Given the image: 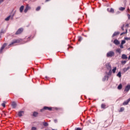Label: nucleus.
Masks as SVG:
<instances>
[{
  "label": "nucleus",
  "instance_id": "e433bc0d",
  "mask_svg": "<svg viewBox=\"0 0 130 130\" xmlns=\"http://www.w3.org/2000/svg\"><path fill=\"white\" fill-rule=\"evenodd\" d=\"M78 41H80V42L82 41V37H79Z\"/></svg>",
  "mask_w": 130,
  "mask_h": 130
},
{
  "label": "nucleus",
  "instance_id": "ea45409f",
  "mask_svg": "<svg viewBox=\"0 0 130 130\" xmlns=\"http://www.w3.org/2000/svg\"><path fill=\"white\" fill-rule=\"evenodd\" d=\"M124 27V24L123 25V26L121 27V29L122 30H124V29H123V27Z\"/></svg>",
  "mask_w": 130,
  "mask_h": 130
},
{
  "label": "nucleus",
  "instance_id": "5701e85b",
  "mask_svg": "<svg viewBox=\"0 0 130 130\" xmlns=\"http://www.w3.org/2000/svg\"><path fill=\"white\" fill-rule=\"evenodd\" d=\"M117 77H118L119 78H121V72H118V73L117 74Z\"/></svg>",
  "mask_w": 130,
  "mask_h": 130
},
{
  "label": "nucleus",
  "instance_id": "a211bd4d",
  "mask_svg": "<svg viewBox=\"0 0 130 130\" xmlns=\"http://www.w3.org/2000/svg\"><path fill=\"white\" fill-rule=\"evenodd\" d=\"M108 12H110V13H114V9L113 8H111L110 11H109V9H107Z\"/></svg>",
  "mask_w": 130,
  "mask_h": 130
},
{
  "label": "nucleus",
  "instance_id": "3c124183",
  "mask_svg": "<svg viewBox=\"0 0 130 130\" xmlns=\"http://www.w3.org/2000/svg\"><path fill=\"white\" fill-rule=\"evenodd\" d=\"M128 50H130V47L128 48Z\"/></svg>",
  "mask_w": 130,
  "mask_h": 130
},
{
  "label": "nucleus",
  "instance_id": "79ce46f5",
  "mask_svg": "<svg viewBox=\"0 0 130 130\" xmlns=\"http://www.w3.org/2000/svg\"><path fill=\"white\" fill-rule=\"evenodd\" d=\"M5 0H0V5L2 3H3Z\"/></svg>",
  "mask_w": 130,
  "mask_h": 130
},
{
  "label": "nucleus",
  "instance_id": "1a4fd4ad",
  "mask_svg": "<svg viewBox=\"0 0 130 130\" xmlns=\"http://www.w3.org/2000/svg\"><path fill=\"white\" fill-rule=\"evenodd\" d=\"M129 90H130V84H128L125 86L124 91V92H128V91H129Z\"/></svg>",
  "mask_w": 130,
  "mask_h": 130
},
{
  "label": "nucleus",
  "instance_id": "423d86ee",
  "mask_svg": "<svg viewBox=\"0 0 130 130\" xmlns=\"http://www.w3.org/2000/svg\"><path fill=\"white\" fill-rule=\"evenodd\" d=\"M23 28H20L18 29V30L16 32L15 34L16 35H19V34H21L22 32H23Z\"/></svg>",
  "mask_w": 130,
  "mask_h": 130
},
{
  "label": "nucleus",
  "instance_id": "8fccbe9b",
  "mask_svg": "<svg viewBox=\"0 0 130 130\" xmlns=\"http://www.w3.org/2000/svg\"><path fill=\"white\" fill-rule=\"evenodd\" d=\"M45 78H46V79H48V77H47V76H46Z\"/></svg>",
  "mask_w": 130,
  "mask_h": 130
},
{
  "label": "nucleus",
  "instance_id": "f704fd0d",
  "mask_svg": "<svg viewBox=\"0 0 130 130\" xmlns=\"http://www.w3.org/2000/svg\"><path fill=\"white\" fill-rule=\"evenodd\" d=\"M125 43V40H122V41H121V44L123 45V44H124Z\"/></svg>",
  "mask_w": 130,
  "mask_h": 130
},
{
  "label": "nucleus",
  "instance_id": "c9c22d12",
  "mask_svg": "<svg viewBox=\"0 0 130 130\" xmlns=\"http://www.w3.org/2000/svg\"><path fill=\"white\" fill-rule=\"evenodd\" d=\"M36 129H37V128H36V127L33 126L31 127V130H36Z\"/></svg>",
  "mask_w": 130,
  "mask_h": 130
},
{
  "label": "nucleus",
  "instance_id": "393cba45",
  "mask_svg": "<svg viewBox=\"0 0 130 130\" xmlns=\"http://www.w3.org/2000/svg\"><path fill=\"white\" fill-rule=\"evenodd\" d=\"M38 115V113L36 112H34L33 113V116H35V117H36Z\"/></svg>",
  "mask_w": 130,
  "mask_h": 130
},
{
  "label": "nucleus",
  "instance_id": "09e8293b",
  "mask_svg": "<svg viewBox=\"0 0 130 130\" xmlns=\"http://www.w3.org/2000/svg\"><path fill=\"white\" fill-rule=\"evenodd\" d=\"M128 58V59H130V55H129V56Z\"/></svg>",
  "mask_w": 130,
  "mask_h": 130
},
{
  "label": "nucleus",
  "instance_id": "603ef678",
  "mask_svg": "<svg viewBox=\"0 0 130 130\" xmlns=\"http://www.w3.org/2000/svg\"><path fill=\"white\" fill-rule=\"evenodd\" d=\"M117 14H119V11L117 12Z\"/></svg>",
  "mask_w": 130,
  "mask_h": 130
},
{
  "label": "nucleus",
  "instance_id": "37998d69",
  "mask_svg": "<svg viewBox=\"0 0 130 130\" xmlns=\"http://www.w3.org/2000/svg\"><path fill=\"white\" fill-rule=\"evenodd\" d=\"M129 38H125V40H129Z\"/></svg>",
  "mask_w": 130,
  "mask_h": 130
},
{
  "label": "nucleus",
  "instance_id": "0eeeda50",
  "mask_svg": "<svg viewBox=\"0 0 130 130\" xmlns=\"http://www.w3.org/2000/svg\"><path fill=\"white\" fill-rule=\"evenodd\" d=\"M7 43H4L3 44V45L1 47V49H0V53H3V50H4V49H5V47H6V46H7Z\"/></svg>",
  "mask_w": 130,
  "mask_h": 130
},
{
  "label": "nucleus",
  "instance_id": "c85d7f7f",
  "mask_svg": "<svg viewBox=\"0 0 130 130\" xmlns=\"http://www.w3.org/2000/svg\"><path fill=\"white\" fill-rule=\"evenodd\" d=\"M43 125L44 126H48V123L47 122H43Z\"/></svg>",
  "mask_w": 130,
  "mask_h": 130
},
{
  "label": "nucleus",
  "instance_id": "f3484780",
  "mask_svg": "<svg viewBox=\"0 0 130 130\" xmlns=\"http://www.w3.org/2000/svg\"><path fill=\"white\" fill-rule=\"evenodd\" d=\"M108 80V77L107 76H105L103 78V81L105 82V81Z\"/></svg>",
  "mask_w": 130,
  "mask_h": 130
},
{
  "label": "nucleus",
  "instance_id": "72a5a7b5",
  "mask_svg": "<svg viewBox=\"0 0 130 130\" xmlns=\"http://www.w3.org/2000/svg\"><path fill=\"white\" fill-rule=\"evenodd\" d=\"M4 33H6V31L4 30H1V31L0 32V34H3Z\"/></svg>",
  "mask_w": 130,
  "mask_h": 130
},
{
  "label": "nucleus",
  "instance_id": "ddd939ff",
  "mask_svg": "<svg viewBox=\"0 0 130 130\" xmlns=\"http://www.w3.org/2000/svg\"><path fill=\"white\" fill-rule=\"evenodd\" d=\"M108 107V106H107L105 104H102L101 105V108H102V109H106V108H107Z\"/></svg>",
  "mask_w": 130,
  "mask_h": 130
},
{
  "label": "nucleus",
  "instance_id": "c03bdc74",
  "mask_svg": "<svg viewBox=\"0 0 130 130\" xmlns=\"http://www.w3.org/2000/svg\"><path fill=\"white\" fill-rule=\"evenodd\" d=\"M54 122H55V123H56V122H57V120L55 119V120H54Z\"/></svg>",
  "mask_w": 130,
  "mask_h": 130
},
{
  "label": "nucleus",
  "instance_id": "f257e3e1",
  "mask_svg": "<svg viewBox=\"0 0 130 130\" xmlns=\"http://www.w3.org/2000/svg\"><path fill=\"white\" fill-rule=\"evenodd\" d=\"M112 56H114V52L113 51H109L107 53V57H112Z\"/></svg>",
  "mask_w": 130,
  "mask_h": 130
},
{
  "label": "nucleus",
  "instance_id": "6e6552de",
  "mask_svg": "<svg viewBox=\"0 0 130 130\" xmlns=\"http://www.w3.org/2000/svg\"><path fill=\"white\" fill-rule=\"evenodd\" d=\"M7 43H4L3 44V45L1 47V49H0V53H3V50H4V49H5V47H6V46H7Z\"/></svg>",
  "mask_w": 130,
  "mask_h": 130
},
{
  "label": "nucleus",
  "instance_id": "c756f323",
  "mask_svg": "<svg viewBox=\"0 0 130 130\" xmlns=\"http://www.w3.org/2000/svg\"><path fill=\"white\" fill-rule=\"evenodd\" d=\"M125 30H126V31H125V32H122V33L120 34L121 36V35H124V34H126V33H127V29H126Z\"/></svg>",
  "mask_w": 130,
  "mask_h": 130
},
{
  "label": "nucleus",
  "instance_id": "412c9836",
  "mask_svg": "<svg viewBox=\"0 0 130 130\" xmlns=\"http://www.w3.org/2000/svg\"><path fill=\"white\" fill-rule=\"evenodd\" d=\"M117 89L118 90H121V89H122V85H121V84H119L117 87Z\"/></svg>",
  "mask_w": 130,
  "mask_h": 130
},
{
  "label": "nucleus",
  "instance_id": "5fc2aeb1",
  "mask_svg": "<svg viewBox=\"0 0 130 130\" xmlns=\"http://www.w3.org/2000/svg\"><path fill=\"white\" fill-rule=\"evenodd\" d=\"M24 1H27V0H24Z\"/></svg>",
  "mask_w": 130,
  "mask_h": 130
},
{
  "label": "nucleus",
  "instance_id": "49530a36",
  "mask_svg": "<svg viewBox=\"0 0 130 130\" xmlns=\"http://www.w3.org/2000/svg\"><path fill=\"white\" fill-rule=\"evenodd\" d=\"M128 19H130V15L129 14H128Z\"/></svg>",
  "mask_w": 130,
  "mask_h": 130
},
{
  "label": "nucleus",
  "instance_id": "4be33fe9",
  "mask_svg": "<svg viewBox=\"0 0 130 130\" xmlns=\"http://www.w3.org/2000/svg\"><path fill=\"white\" fill-rule=\"evenodd\" d=\"M116 52H118V53L121 54V49L118 48L116 50Z\"/></svg>",
  "mask_w": 130,
  "mask_h": 130
},
{
  "label": "nucleus",
  "instance_id": "39448f33",
  "mask_svg": "<svg viewBox=\"0 0 130 130\" xmlns=\"http://www.w3.org/2000/svg\"><path fill=\"white\" fill-rule=\"evenodd\" d=\"M29 10H31V7L29 6V5L26 6L25 9L24 10V13H27Z\"/></svg>",
  "mask_w": 130,
  "mask_h": 130
},
{
  "label": "nucleus",
  "instance_id": "f8f14e48",
  "mask_svg": "<svg viewBox=\"0 0 130 130\" xmlns=\"http://www.w3.org/2000/svg\"><path fill=\"white\" fill-rule=\"evenodd\" d=\"M130 102V98L123 103V105H127Z\"/></svg>",
  "mask_w": 130,
  "mask_h": 130
},
{
  "label": "nucleus",
  "instance_id": "a19ab883",
  "mask_svg": "<svg viewBox=\"0 0 130 130\" xmlns=\"http://www.w3.org/2000/svg\"><path fill=\"white\" fill-rule=\"evenodd\" d=\"M76 130H82V128H77Z\"/></svg>",
  "mask_w": 130,
  "mask_h": 130
},
{
  "label": "nucleus",
  "instance_id": "7c9ffc66",
  "mask_svg": "<svg viewBox=\"0 0 130 130\" xmlns=\"http://www.w3.org/2000/svg\"><path fill=\"white\" fill-rule=\"evenodd\" d=\"M109 73H107V75H108V76H110V75H111V73H112V72L111 71V70H109Z\"/></svg>",
  "mask_w": 130,
  "mask_h": 130
},
{
  "label": "nucleus",
  "instance_id": "864d4df0",
  "mask_svg": "<svg viewBox=\"0 0 130 130\" xmlns=\"http://www.w3.org/2000/svg\"><path fill=\"white\" fill-rule=\"evenodd\" d=\"M128 10H129V9H128Z\"/></svg>",
  "mask_w": 130,
  "mask_h": 130
},
{
  "label": "nucleus",
  "instance_id": "bb28decb",
  "mask_svg": "<svg viewBox=\"0 0 130 130\" xmlns=\"http://www.w3.org/2000/svg\"><path fill=\"white\" fill-rule=\"evenodd\" d=\"M119 11H124L125 10V8L124 7H120L119 8Z\"/></svg>",
  "mask_w": 130,
  "mask_h": 130
},
{
  "label": "nucleus",
  "instance_id": "a18cd8bd",
  "mask_svg": "<svg viewBox=\"0 0 130 130\" xmlns=\"http://www.w3.org/2000/svg\"><path fill=\"white\" fill-rule=\"evenodd\" d=\"M49 1H50V0H46L45 3H47V2H49Z\"/></svg>",
  "mask_w": 130,
  "mask_h": 130
},
{
  "label": "nucleus",
  "instance_id": "7ed1b4c3",
  "mask_svg": "<svg viewBox=\"0 0 130 130\" xmlns=\"http://www.w3.org/2000/svg\"><path fill=\"white\" fill-rule=\"evenodd\" d=\"M16 43H20V40H15L13 42H11V44H9V46L12 45H14V44Z\"/></svg>",
  "mask_w": 130,
  "mask_h": 130
},
{
  "label": "nucleus",
  "instance_id": "4c0bfd02",
  "mask_svg": "<svg viewBox=\"0 0 130 130\" xmlns=\"http://www.w3.org/2000/svg\"><path fill=\"white\" fill-rule=\"evenodd\" d=\"M2 106H3V107H6V104L5 103L2 104Z\"/></svg>",
  "mask_w": 130,
  "mask_h": 130
},
{
  "label": "nucleus",
  "instance_id": "6ab92c4d",
  "mask_svg": "<svg viewBox=\"0 0 130 130\" xmlns=\"http://www.w3.org/2000/svg\"><path fill=\"white\" fill-rule=\"evenodd\" d=\"M130 69V67H128L127 68H124L123 69V72H124V73H125V72H127V71H128V70H129Z\"/></svg>",
  "mask_w": 130,
  "mask_h": 130
},
{
  "label": "nucleus",
  "instance_id": "9b49d317",
  "mask_svg": "<svg viewBox=\"0 0 130 130\" xmlns=\"http://www.w3.org/2000/svg\"><path fill=\"white\" fill-rule=\"evenodd\" d=\"M11 106L13 108H16L17 107V103L15 102H13L11 104Z\"/></svg>",
  "mask_w": 130,
  "mask_h": 130
},
{
  "label": "nucleus",
  "instance_id": "f03ea898",
  "mask_svg": "<svg viewBox=\"0 0 130 130\" xmlns=\"http://www.w3.org/2000/svg\"><path fill=\"white\" fill-rule=\"evenodd\" d=\"M44 110H49V111L52 110L51 108L48 107H44L42 109H41V112H43Z\"/></svg>",
  "mask_w": 130,
  "mask_h": 130
},
{
  "label": "nucleus",
  "instance_id": "58836bf2",
  "mask_svg": "<svg viewBox=\"0 0 130 130\" xmlns=\"http://www.w3.org/2000/svg\"><path fill=\"white\" fill-rule=\"evenodd\" d=\"M120 48H123V45L121 44V45H120Z\"/></svg>",
  "mask_w": 130,
  "mask_h": 130
},
{
  "label": "nucleus",
  "instance_id": "2eb2a0df",
  "mask_svg": "<svg viewBox=\"0 0 130 130\" xmlns=\"http://www.w3.org/2000/svg\"><path fill=\"white\" fill-rule=\"evenodd\" d=\"M114 43L116 45H118V44H119L120 42L117 40L116 39V40H114Z\"/></svg>",
  "mask_w": 130,
  "mask_h": 130
},
{
  "label": "nucleus",
  "instance_id": "de8ad7c7",
  "mask_svg": "<svg viewBox=\"0 0 130 130\" xmlns=\"http://www.w3.org/2000/svg\"><path fill=\"white\" fill-rule=\"evenodd\" d=\"M125 27H128V24H126V25H125Z\"/></svg>",
  "mask_w": 130,
  "mask_h": 130
},
{
  "label": "nucleus",
  "instance_id": "b1692460",
  "mask_svg": "<svg viewBox=\"0 0 130 130\" xmlns=\"http://www.w3.org/2000/svg\"><path fill=\"white\" fill-rule=\"evenodd\" d=\"M23 113H24V111L19 112V113H18L19 116H22V114H23Z\"/></svg>",
  "mask_w": 130,
  "mask_h": 130
},
{
  "label": "nucleus",
  "instance_id": "cd10ccee",
  "mask_svg": "<svg viewBox=\"0 0 130 130\" xmlns=\"http://www.w3.org/2000/svg\"><path fill=\"white\" fill-rule=\"evenodd\" d=\"M123 111H124V108L121 107L120 108L119 112H122Z\"/></svg>",
  "mask_w": 130,
  "mask_h": 130
},
{
  "label": "nucleus",
  "instance_id": "aec40b11",
  "mask_svg": "<svg viewBox=\"0 0 130 130\" xmlns=\"http://www.w3.org/2000/svg\"><path fill=\"white\" fill-rule=\"evenodd\" d=\"M24 10V6H21L20 8V13H22L23 11Z\"/></svg>",
  "mask_w": 130,
  "mask_h": 130
},
{
  "label": "nucleus",
  "instance_id": "473e14b6",
  "mask_svg": "<svg viewBox=\"0 0 130 130\" xmlns=\"http://www.w3.org/2000/svg\"><path fill=\"white\" fill-rule=\"evenodd\" d=\"M122 64H125L126 63V60H123L121 61Z\"/></svg>",
  "mask_w": 130,
  "mask_h": 130
},
{
  "label": "nucleus",
  "instance_id": "20e7f679",
  "mask_svg": "<svg viewBox=\"0 0 130 130\" xmlns=\"http://www.w3.org/2000/svg\"><path fill=\"white\" fill-rule=\"evenodd\" d=\"M14 16H15V14H12L11 15H9L8 17L5 18V21H9L10 19H11V20H13V18H14Z\"/></svg>",
  "mask_w": 130,
  "mask_h": 130
},
{
  "label": "nucleus",
  "instance_id": "9d476101",
  "mask_svg": "<svg viewBox=\"0 0 130 130\" xmlns=\"http://www.w3.org/2000/svg\"><path fill=\"white\" fill-rule=\"evenodd\" d=\"M106 67L107 70H108L109 71H111V70L112 69V68L111 67V65L110 63H107L106 64Z\"/></svg>",
  "mask_w": 130,
  "mask_h": 130
},
{
  "label": "nucleus",
  "instance_id": "2f4dec72",
  "mask_svg": "<svg viewBox=\"0 0 130 130\" xmlns=\"http://www.w3.org/2000/svg\"><path fill=\"white\" fill-rule=\"evenodd\" d=\"M40 9H41V7H40V6H39L36 8V11L38 12V11H39Z\"/></svg>",
  "mask_w": 130,
  "mask_h": 130
},
{
  "label": "nucleus",
  "instance_id": "dca6fc26",
  "mask_svg": "<svg viewBox=\"0 0 130 130\" xmlns=\"http://www.w3.org/2000/svg\"><path fill=\"white\" fill-rule=\"evenodd\" d=\"M117 35H119V32H118V31L115 32L113 34L112 37H114V36H117Z\"/></svg>",
  "mask_w": 130,
  "mask_h": 130
},
{
  "label": "nucleus",
  "instance_id": "a878e982",
  "mask_svg": "<svg viewBox=\"0 0 130 130\" xmlns=\"http://www.w3.org/2000/svg\"><path fill=\"white\" fill-rule=\"evenodd\" d=\"M112 72L113 73V74H115V72H116V67H114L113 70H112Z\"/></svg>",
  "mask_w": 130,
  "mask_h": 130
},
{
  "label": "nucleus",
  "instance_id": "4468645a",
  "mask_svg": "<svg viewBox=\"0 0 130 130\" xmlns=\"http://www.w3.org/2000/svg\"><path fill=\"white\" fill-rule=\"evenodd\" d=\"M121 58H122V59H127V56L124 54H123L121 56Z\"/></svg>",
  "mask_w": 130,
  "mask_h": 130
}]
</instances>
